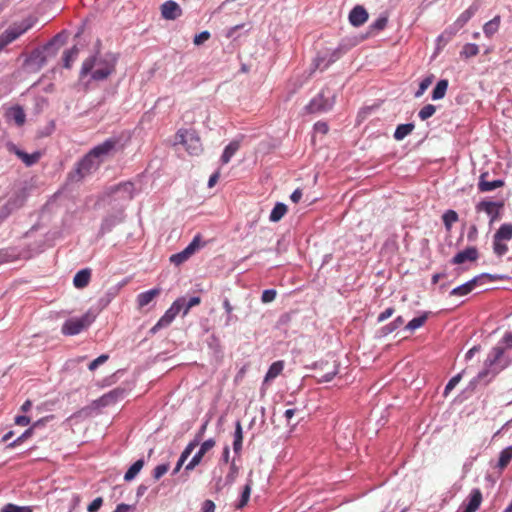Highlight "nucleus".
<instances>
[{
    "label": "nucleus",
    "instance_id": "obj_1",
    "mask_svg": "<svg viewBox=\"0 0 512 512\" xmlns=\"http://www.w3.org/2000/svg\"><path fill=\"white\" fill-rule=\"evenodd\" d=\"M116 64L117 57L114 54H97L82 63L80 76L83 78L90 74L93 80L102 81L115 72Z\"/></svg>",
    "mask_w": 512,
    "mask_h": 512
},
{
    "label": "nucleus",
    "instance_id": "obj_2",
    "mask_svg": "<svg viewBox=\"0 0 512 512\" xmlns=\"http://www.w3.org/2000/svg\"><path fill=\"white\" fill-rule=\"evenodd\" d=\"M511 363L512 357L505 351V347L496 345L487 354L483 370L479 372L478 378L495 377L510 366Z\"/></svg>",
    "mask_w": 512,
    "mask_h": 512
},
{
    "label": "nucleus",
    "instance_id": "obj_3",
    "mask_svg": "<svg viewBox=\"0 0 512 512\" xmlns=\"http://www.w3.org/2000/svg\"><path fill=\"white\" fill-rule=\"evenodd\" d=\"M175 143L184 146L190 155H199L203 151L200 136L195 129H179L175 135Z\"/></svg>",
    "mask_w": 512,
    "mask_h": 512
},
{
    "label": "nucleus",
    "instance_id": "obj_4",
    "mask_svg": "<svg viewBox=\"0 0 512 512\" xmlns=\"http://www.w3.org/2000/svg\"><path fill=\"white\" fill-rule=\"evenodd\" d=\"M135 192L136 189L134 183L126 181L108 187L104 191L103 197L112 201L128 202L134 198Z\"/></svg>",
    "mask_w": 512,
    "mask_h": 512
},
{
    "label": "nucleus",
    "instance_id": "obj_5",
    "mask_svg": "<svg viewBox=\"0 0 512 512\" xmlns=\"http://www.w3.org/2000/svg\"><path fill=\"white\" fill-rule=\"evenodd\" d=\"M512 239V223L502 224L493 236V252L502 257L508 252V242Z\"/></svg>",
    "mask_w": 512,
    "mask_h": 512
},
{
    "label": "nucleus",
    "instance_id": "obj_6",
    "mask_svg": "<svg viewBox=\"0 0 512 512\" xmlns=\"http://www.w3.org/2000/svg\"><path fill=\"white\" fill-rule=\"evenodd\" d=\"M335 103V95L329 89H323L306 106L309 113H320L330 110Z\"/></svg>",
    "mask_w": 512,
    "mask_h": 512
},
{
    "label": "nucleus",
    "instance_id": "obj_7",
    "mask_svg": "<svg viewBox=\"0 0 512 512\" xmlns=\"http://www.w3.org/2000/svg\"><path fill=\"white\" fill-rule=\"evenodd\" d=\"M93 321L94 317L89 313H86L81 317L70 318L66 320L62 325L61 332L66 336L77 335L83 330L87 329Z\"/></svg>",
    "mask_w": 512,
    "mask_h": 512
},
{
    "label": "nucleus",
    "instance_id": "obj_8",
    "mask_svg": "<svg viewBox=\"0 0 512 512\" xmlns=\"http://www.w3.org/2000/svg\"><path fill=\"white\" fill-rule=\"evenodd\" d=\"M504 207L503 201L482 200L475 205L477 214L484 212L489 217V225L500 219V211Z\"/></svg>",
    "mask_w": 512,
    "mask_h": 512
},
{
    "label": "nucleus",
    "instance_id": "obj_9",
    "mask_svg": "<svg viewBox=\"0 0 512 512\" xmlns=\"http://www.w3.org/2000/svg\"><path fill=\"white\" fill-rule=\"evenodd\" d=\"M185 304V298H178L173 302L171 307L164 313V315L158 320V322L153 326L151 331L154 333L157 330L169 326L178 313L182 310Z\"/></svg>",
    "mask_w": 512,
    "mask_h": 512
},
{
    "label": "nucleus",
    "instance_id": "obj_10",
    "mask_svg": "<svg viewBox=\"0 0 512 512\" xmlns=\"http://www.w3.org/2000/svg\"><path fill=\"white\" fill-rule=\"evenodd\" d=\"M119 143L120 140L117 137L108 138L91 149V155H94L96 159L102 162L104 158L113 155L117 151Z\"/></svg>",
    "mask_w": 512,
    "mask_h": 512
},
{
    "label": "nucleus",
    "instance_id": "obj_11",
    "mask_svg": "<svg viewBox=\"0 0 512 512\" xmlns=\"http://www.w3.org/2000/svg\"><path fill=\"white\" fill-rule=\"evenodd\" d=\"M31 26V23H21L19 25L7 29L4 33L0 35V50H2L6 45L12 43L26 31H28L31 28Z\"/></svg>",
    "mask_w": 512,
    "mask_h": 512
},
{
    "label": "nucleus",
    "instance_id": "obj_12",
    "mask_svg": "<svg viewBox=\"0 0 512 512\" xmlns=\"http://www.w3.org/2000/svg\"><path fill=\"white\" fill-rule=\"evenodd\" d=\"M482 278H487L489 279L490 281H494V280H497L498 277L494 276V275H491V274H482L480 276H476L474 277L473 279H471L470 281L454 288L451 292H450V295L452 296H465L467 294H469L470 292L473 291V289L475 288V286L477 285L478 281Z\"/></svg>",
    "mask_w": 512,
    "mask_h": 512
},
{
    "label": "nucleus",
    "instance_id": "obj_13",
    "mask_svg": "<svg viewBox=\"0 0 512 512\" xmlns=\"http://www.w3.org/2000/svg\"><path fill=\"white\" fill-rule=\"evenodd\" d=\"M100 163L101 162L96 159L94 155H91V151H89L78 163L76 173L79 175V178H83L93 169H96Z\"/></svg>",
    "mask_w": 512,
    "mask_h": 512
},
{
    "label": "nucleus",
    "instance_id": "obj_14",
    "mask_svg": "<svg viewBox=\"0 0 512 512\" xmlns=\"http://www.w3.org/2000/svg\"><path fill=\"white\" fill-rule=\"evenodd\" d=\"M216 442L214 439L210 438L206 441H204L201 446H200V449L199 451L192 457V459L190 460V462L186 465L185 469L187 471H191L193 470L196 466H198L204 455L209 451L211 450L214 446H215Z\"/></svg>",
    "mask_w": 512,
    "mask_h": 512
},
{
    "label": "nucleus",
    "instance_id": "obj_15",
    "mask_svg": "<svg viewBox=\"0 0 512 512\" xmlns=\"http://www.w3.org/2000/svg\"><path fill=\"white\" fill-rule=\"evenodd\" d=\"M489 174L488 172L481 173L479 176V181L477 184L478 191L481 193H486L493 191L497 188H501L505 185V182L501 179H496L489 181L488 178Z\"/></svg>",
    "mask_w": 512,
    "mask_h": 512
},
{
    "label": "nucleus",
    "instance_id": "obj_16",
    "mask_svg": "<svg viewBox=\"0 0 512 512\" xmlns=\"http://www.w3.org/2000/svg\"><path fill=\"white\" fill-rule=\"evenodd\" d=\"M479 258L478 249L474 246L467 247L465 250L458 252L451 260L452 264L460 265L467 261L475 262Z\"/></svg>",
    "mask_w": 512,
    "mask_h": 512
},
{
    "label": "nucleus",
    "instance_id": "obj_17",
    "mask_svg": "<svg viewBox=\"0 0 512 512\" xmlns=\"http://www.w3.org/2000/svg\"><path fill=\"white\" fill-rule=\"evenodd\" d=\"M182 14L181 7L172 0L166 1L161 5V15L164 19L175 20Z\"/></svg>",
    "mask_w": 512,
    "mask_h": 512
},
{
    "label": "nucleus",
    "instance_id": "obj_18",
    "mask_svg": "<svg viewBox=\"0 0 512 512\" xmlns=\"http://www.w3.org/2000/svg\"><path fill=\"white\" fill-rule=\"evenodd\" d=\"M367 19V11L363 6L360 5L355 6L349 14V21L355 27L363 25L367 21Z\"/></svg>",
    "mask_w": 512,
    "mask_h": 512
},
{
    "label": "nucleus",
    "instance_id": "obj_19",
    "mask_svg": "<svg viewBox=\"0 0 512 512\" xmlns=\"http://www.w3.org/2000/svg\"><path fill=\"white\" fill-rule=\"evenodd\" d=\"M161 293L160 288H154L145 292H142L136 297V304L138 309H143L148 304H150L156 297H158Z\"/></svg>",
    "mask_w": 512,
    "mask_h": 512
},
{
    "label": "nucleus",
    "instance_id": "obj_20",
    "mask_svg": "<svg viewBox=\"0 0 512 512\" xmlns=\"http://www.w3.org/2000/svg\"><path fill=\"white\" fill-rule=\"evenodd\" d=\"M482 492L480 489H473L469 495V501L464 509V512H476L482 503Z\"/></svg>",
    "mask_w": 512,
    "mask_h": 512
},
{
    "label": "nucleus",
    "instance_id": "obj_21",
    "mask_svg": "<svg viewBox=\"0 0 512 512\" xmlns=\"http://www.w3.org/2000/svg\"><path fill=\"white\" fill-rule=\"evenodd\" d=\"M19 257L20 253L15 248L6 247L0 249V265L17 261Z\"/></svg>",
    "mask_w": 512,
    "mask_h": 512
},
{
    "label": "nucleus",
    "instance_id": "obj_22",
    "mask_svg": "<svg viewBox=\"0 0 512 512\" xmlns=\"http://www.w3.org/2000/svg\"><path fill=\"white\" fill-rule=\"evenodd\" d=\"M91 279V271L90 269H82L76 273L73 279V284L76 288L82 289L85 288Z\"/></svg>",
    "mask_w": 512,
    "mask_h": 512
},
{
    "label": "nucleus",
    "instance_id": "obj_23",
    "mask_svg": "<svg viewBox=\"0 0 512 512\" xmlns=\"http://www.w3.org/2000/svg\"><path fill=\"white\" fill-rule=\"evenodd\" d=\"M283 369H284V361L279 360V361L273 362L270 365V367L265 375L264 383L270 382L273 379H275L276 377H278L282 373Z\"/></svg>",
    "mask_w": 512,
    "mask_h": 512
},
{
    "label": "nucleus",
    "instance_id": "obj_24",
    "mask_svg": "<svg viewBox=\"0 0 512 512\" xmlns=\"http://www.w3.org/2000/svg\"><path fill=\"white\" fill-rule=\"evenodd\" d=\"M15 154L23 161V163L26 166H32V165L36 164L41 158L40 152H34L32 154H28L22 150L17 149L15 151Z\"/></svg>",
    "mask_w": 512,
    "mask_h": 512
},
{
    "label": "nucleus",
    "instance_id": "obj_25",
    "mask_svg": "<svg viewBox=\"0 0 512 512\" xmlns=\"http://www.w3.org/2000/svg\"><path fill=\"white\" fill-rule=\"evenodd\" d=\"M7 115L12 118L18 126L24 125L26 121V114L21 106L10 108Z\"/></svg>",
    "mask_w": 512,
    "mask_h": 512
},
{
    "label": "nucleus",
    "instance_id": "obj_26",
    "mask_svg": "<svg viewBox=\"0 0 512 512\" xmlns=\"http://www.w3.org/2000/svg\"><path fill=\"white\" fill-rule=\"evenodd\" d=\"M478 11V5L473 4L465 11H463L457 18L455 24L459 27H463Z\"/></svg>",
    "mask_w": 512,
    "mask_h": 512
},
{
    "label": "nucleus",
    "instance_id": "obj_27",
    "mask_svg": "<svg viewBox=\"0 0 512 512\" xmlns=\"http://www.w3.org/2000/svg\"><path fill=\"white\" fill-rule=\"evenodd\" d=\"M415 128L413 123L400 124L397 126L394 132V138L397 141L403 140L406 136H408Z\"/></svg>",
    "mask_w": 512,
    "mask_h": 512
},
{
    "label": "nucleus",
    "instance_id": "obj_28",
    "mask_svg": "<svg viewBox=\"0 0 512 512\" xmlns=\"http://www.w3.org/2000/svg\"><path fill=\"white\" fill-rule=\"evenodd\" d=\"M242 442H243L242 425H241L240 421H237L236 425H235L234 441H233V450L236 454L240 453V451L242 449Z\"/></svg>",
    "mask_w": 512,
    "mask_h": 512
},
{
    "label": "nucleus",
    "instance_id": "obj_29",
    "mask_svg": "<svg viewBox=\"0 0 512 512\" xmlns=\"http://www.w3.org/2000/svg\"><path fill=\"white\" fill-rule=\"evenodd\" d=\"M512 460V446H508L500 452L497 467L500 470L505 469Z\"/></svg>",
    "mask_w": 512,
    "mask_h": 512
},
{
    "label": "nucleus",
    "instance_id": "obj_30",
    "mask_svg": "<svg viewBox=\"0 0 512 512\" xmlns=\"http://www.w3.org/2000/svg\"><path fill=\"white\" fill-rule=\"evenodd\" d=\"M238 149H239V143L238 142L233 141V142L229 143L225 147V149L223 151V154L221 156L222 164L229 163L231 158L234 156V154L237 152Z\"/></svg>",
    "mask_w": 512,
    "mask_h": 512
},
{
    "label": "nucleus",
    "instance_id": "obj_31",
    "mask_svg": "<svg viewBox=\"0 0 512 512\" xmlns=\"http://www.w3.org/2000/svg\"><path fill=\"white\" fill-rule=\"evenodd\" d=\"M143 466H144V460L143 459H139L136 462H134L130 466V468L127 470V472L125 473L124 480L125 481L133 480L137 476V474L141 471Z\"/></svg>",
    "mask_w": 512,
    "mask_h": 512
},
{
    "label": "nucleus",
    "instance_id": "obj_32",
    "mask_svg": "<svg viewBox=\"0 0 512 512\" xmlns=\"http://www.w3.org/2000/svg\"><path fill=\"white\" fill-rule=\"evenodd\" d=\"M500 21V16L498 15L495 16L492 20L488 21L483 27L484 34L487 37L493 36L500 27Z\"/></svg>",
    "mask_w": 512,
    "mask_h": 512
},
{
    "label": "nucleus",
    "instance_id": "obj_33",
    "mask_svg": "<svg viewBox=\"0 0 512 512\" xmlns=\"http://www.w3.org/2000/svg\"><path fill=\"white\" fill-rule=\"evenodd\" d=\"M447 88H448V80L442 79V80L438 81L435 88L433 89L432 99L440 100V99L444 98Z\"/></svg>",
    "mask_w": 512,
    "mask_h": 512
},
{
    "label": "nucleus",
    "instance_id": "obj_34",
    "mask_svg": "<svg viewBox=\"0 0 512 512\" xmlns=\"http://www.w3.org/2000/svg\"><path fill=\"white\" fill-rule=\"evenodd\" d=\"M287 207L283 203H277L272 209L269 219L272 222H278L286 214Z\"/></svg>",
    "mask_w": 512,
    "mask_h": 512
},
{
    "label": "nucleus",
    "instance_id": "obj_35",
    "mask_svg": "<svg viewBox=\"0 0 512 512\" xmlns=\"http://www.w3.org/2000/svg\"><path fill=\"white\" fill-rule=\"evenodd\" d=\"M427 318H428L427 313H424L419 317H415L407 323V325L405 326V329L413 332L414 330L422 327L425 324V322L427 321Z\"/></svg>",
    "mask_w": 512,
    "mask_h": 512
},
{
    "label": "nucleus",
    "instance_id": "obj_36",
    "mask_svg": "<svg viewBox=\"0 0 512 512\" xmlns=\"http://www.w3.org/2000/svg\"><path fill=\"white\" fill-rule=\"evenodd\" d=\"M200 441L201 435H196L194 440L190 441L188 445L185 447V449L180 455V459L185 462L187 458L191 455L193 450L199 445Z\"/></svg>",
    "mask_w": 512,
    "mask_h": 512
},
{
    "label": "nucleus",
    "instance_id": "obj_37",
    "mask_svg": "<svg viewBox=\"0 0 512 512\" xmlns=\"http://www.w3.org/2000/svg\"><path fill=\"white\" fill-rule=\"evenodd\" d=\"M200 441L201 435H196L194 440L190 441L188 445L185 447V449L180 455V459L185 462L187 458L191 455L193 450L199 445Z\"/></svg>",
    "mask_w": 512,
    "mask_h": 512
},
{
    "label": "nucleus",
    "instance_id": "obj_38",
    "mask_svg": "<svg viewBox=\"0 0 512 512\" xmlns=\"http://www.w3.org/2000/svg\"><path fill=\"white\" fill-rule=\"evenodd\" d=\"M404 324V319L402 316H398L396 317L391 323L383 326L381 328V332L384 334V335H388L392 332H394L395 330H397L399 327H401L402 325Z\"/></svg>",
    "mask_w": 512,
    "mask_h": 512
},
{
    "label": "nucleus",
    "instance_id": "obj_39",
    "mask_svg": "<svg viewBox=\"0 0 512 512\" xmlns=\"http://www.w3.org/2000/svg\"><path fill=\"white\" fill-rule=\"evenodd\" d=\"M442 220L445 228L449 231L454 223L458 221V214L454 210H447L443 216Z\"/></svg>",
    "mask_w": 512,
    "mask_h": 512
},
{
    "label": "nucleus",
    "instance_id": "obj_40",
    "mask_svg": "<svg viewBox=\"0 0 512 512\" xmlns=\"http://www.w3.org/2000/svg\"><path fill=\"white\" fill-rule=\"evenodd\" d=\"M24 197L17 196L8 200L3 209L6 211L5 216L8 215L12 210L20 208L24 204Z\"/></svg>",
    "mask_w": 512,
    "mask_h": 512
},
{
    "label": "nucleus",
    "instance_id": "obj_41",
    "mask_svg": "<svg viewBox=\"0 0 512 512\" xmlns=\"http://www.w3.org/2000/svg\"><path fill=\"white\" fill-rule=\"evenodd\" d=\"M478 53H479L478 45H476L474 43H467L463 46V48L460 52V55H461V57L468 59V58L476 56Z\"/></svg>",
    "mask_w": 512,
    "mask_h": 512
},
{
    "label": "nucleus",
    "instance_id": "obj_42",
    "mask_svg": "<svg viewBox=\"0 0 512 512\" xmlns=\"http://www.w3.org/2000/svg\"><path fill=\"white\" fill-rule=\"evenodd\" d=\"M78 52H79L78 48L76 46H73L71 49L67 50L64 53L63 60H64L65 68L71 67V63L76 59Z\"/></svg>",
    "mask_w": 512,
    "mask_h": 512
},
{
    "label": "nucleus",
    "instance_id": "obj_43",
    "mask_svg": "<svg viewBox=\"0 0 512 512\" xmlns=\"http://www.w3.org/2000/svg\"><path fill=\"white\" fill-rule=\"evenodd\" d=\"M1 512H33V509L31 506H18L8 503L2 507Z\"/></svg>",
    "mask_w": 512,
    "mask_h": 512
},
{
    "label": "nucleus",
    "instance_id": "obj_44",
    "mask_svg": "<svg viewBox=\"0 0 512 512\" xmlns=\"http://www.w3.org/2000/svg\"><path fill=\"white\" fill-rule=\"evenodd\" d=\"M436 112V107L432 104L425 105L418 113L421 120H427L432 117Z\"/></svg>",
    "mask_w": 512,
    "mask_h": 512
},
{
    "label": "nucleus",
    "instance_id": "obj_45",
    "mask_svg": "<svg viewBox=\"0 0 512 512\" xmlns=\"http://www.w3.org/2000/svg\"><path fill=\"white\" fill-rule=\"evenodd\" d=\"M387 23H388V16L386 15H382L380 16L379 18H377L371 25H370V30L371 31H381L383 30L386 26H387Z\"/></svg>",
    "mask_w": 512,
    "mask_h": 512
},
{
    "label": "nucleus",
    "instance_id": "obj_46",
    "mask_svg": "<svg viewBox=\"0 0 512 512\" xmlns=\"http://www.w3.org/2000/svg\"><path fill=\"white\" fill-rule=\"evenodd\" d=\"M250 494H251V484L247 483L244 486V489L242 491L241 499H240L239 503L237 504L238 509L243 508L248 503Z\"/></svg>",
    "mask_w": 512,
    "mask_h": 512
},
{
    "label": "nucleus",
    "instance_id": "obj_47",
    "mask_svg": "<svg viewBox=\"0 0 512 512\" xmlns=\"http://www.w3.org/2000/svg\"><path fill=\"white\" fill-rule=\"evenodd\" d=\"M433 76H428L425 79H423L419 84V89L415 93V97H420L423 95V93L426 91V89L432 84Z\"/></svg>",
    "mask_w": 512,
    "mask_h": 512
},
{
    "label": "nucleus",
    "instance_id": "obj_48",
    "mask_svg": "<svg viewBox=\"0 0 512 512\" xmlns=\"http://www.w3.org/2000/svg\"><path fill=\"white\" fill-rule=\"evenodd\" d=\"M497 345L505 347V351L509 353V350L512 349V332L505 333Z\"/></svg>",
    "mask_w": 512,
    "mask_h": 512
},
{
    "label": "nucleus",
    "instance_id": "obj_49",
    "mask_svg": "<svg viewBox=\"0 0 512 512\" xmlns=\"http://www.w3.org/2000/svg\"><path fill=\"white\" fill-rule=\"evenodd\" d=\"M461 378H462V374L458 373L457 375L453 376L449 380V382L445 386V390H444V395L445 396H447L449 394V392L452 391L455 388V386L460 382Z\"/></svg>",
    "mask_w": 512,
    "mask_h": 512
},
{
    "label": "nucleus",
    "instance_id": "obj_50",
    "mask_svg": "<svg viewBox=\"0 0 512 512\" xmlns=\"http://www.w3.org/2000/svg\"><path fill=\"white\" fill-rule=\"evenodd\" d=\"M190 257L184 252L181 251L179 253L173 254L170 256V262L175 265H180L187 261Z\"/></svg>",
    "mask_w": 512,
    "mask_h": 512
},
{
    "label": "nucleus",
    "instance_id": "obj_51",
    "mask_svg": "<svg viewBox=\"0 0 512 512\" xmlns=\"http://www.w3.org/2000/svg\"><path fill=\"white\" fill-rule=\"evenodd\" d=\"M169 469V464H160L156 466L153 470V478L155 480H159L163 475L167 473Z\"/></svg>",
    "mask_w": 512,
    "mask_h": 512
},
{
    "label": "nucleus",
    "instance_id": "obj_52",
    "mask_svg": "<svg viewBox=\"0 0 512 512\" xmlns=\"http://www.w3.org/2000/svg\"><path fill=\"white\" fill-rule=\"evenodd\" d=\"M201 303L200 297H192L189 299V301H185V304L183 306V314L187 315L190 309L194 306H197Z\"/></svg>",
    "mask_w": 512,
    "mask_h": 512
},
{
    "label": "nucleus",
    "instance_id": "obj_53",
    "mask_svg": "<svg viewBox=\"0 0 512 512\" xmlns=\"http://www.w3.org/2000/svg\"><path fill=\"white\" fill-rule=\"evenodd\" d=\"M277 295L276 290L274 289H267L264 290L261 296V300L263 303H270L275 300Z\"/></svg>",
    "mask_w": 512,
    "mask_h": 512
},
{
    "label": "nucleus",
    "instance_id": "obj_54",
    "mask_svg": "<svg viewBox=\"0 0 512 512\" xmlns=\"http://www.w3.org/2000/svg\"><path fill=\"white\" fill-rule=\"evenodd\" d=\"M199 247V237H195L193 241L183 250L189 257H191Z\"/></svg>",
    "mask_w": 512,
    "mask_h": 512
},
{
    "label": "nucleus",
    "instance_id": "obj_55",
    "mask_svg": "<svg viewBox=\"0 0 512 512\" xmlns=\"http://www.w3.org/2000/svg\"><path fill=\"white\" fill-rule=\"evenodd\" d=\"M108 360V355L102 354L96 359H94L88 366L89 370H95L99 365L105 363Z\"/></svg>",
    "mask_w": 512,
    "mask_h": 512
},
{
    "label": "nucleus",
    "instance_id": "obj_56",
    "mask_svg": "<svg viewBox=\"0 0 512 512\" xmlns=\"http://www.w3.org/2000/svg\"><path fill=\"white\" fill-rule=\"evenodd\" d=\"M103 504L102 497L95 498L87 507L88 512H97Z\"/></svg>",
    "mask_w": 512,
    "mask_h": 512
},
{
    "label": "nucleus",
    "instance_id": "obj_57",
    "mask_svg": "<svg viewBox=\"0 0 512 512\" xmlns=\"http://www.w3.org/2000/svg\"><path fill=\"white\" fill-rule=\"evenodd\" d=\"M210 38V33L208 31H203L197 35H195L193 43L195 45H201L205 41H207Z\"/></svg>",
    "mask_w": 512,
    "mask_h": 512
},
{
    "label": "nucleus",
    "instance_id": "obj_58",
    "mask_svg": "<svg viewBox=\"0 0 512 512\" xmlns=\"http://www.w3.org/2000/svg\"><path fill=\"white\" fill-rule=\"evenodd\" d=\"M395 312L393 307L386 308L383 312L378 315L377 321L379 323L384 322L388 318H390Z\"/></svg>",
    "mask_w": 512,
    "mask_h": 512
},
{
    "label": "nucleus",
    "instance_id": "obj_59",
    "mask_svg": "<svg viewBox=\"0 0 512 512\" xmlns=\"http://www.w3.org/2000/svg\"><path fill=\"white\" fill-rule=\"evenodd\" d=\"M37 424H34L32 427L28 428L21 436H19L10 446H15L21 443L24 439L30 437L33 434L34 427Z\"/></svg>",
    "mask_w": 512,
    "mask_h": 512
},
{
    "label": "nucleus",
    "instance_id": "obj_60",
    "mask_svg": "<svg viewBox=\"0 0 512 512\" xmlns=\"http://www.w3.org/2000/svg\"><path fill=\"white\" fill-rule=\"evenodd\" d=\"M215 504L212 500H205L202 504L201 512H214Z\"/></svg>",
    "mask_w": 512,
    "mask_h": 512
},
{
    "label": "nucleus",
    "instance_id": "obj_61",
    "mask_svg": "<svg viewBox=\"0 0 512 512\" xmlns=\"http://www.w3.org/2000/svg\"><path fill=\"white\" fill-rule=\"evenodd\" d=\"M14 422L18 426H27L28 424H30L31 420L27 416L19 415L15 417Z\"/></svg>",
    "mask_w": 512,
    "mask_h": 512
},
{
    "label": "nucleus",
    "instance_id": "obj_62",
    "mask_svg": "<svg viewBox=\"0 0 512 512\" xmlns=\"http://www.w3.org/2000/svg\"><path fill=\"white\" fill-rule=\"evenodd\" d=\"M337 374V368L336 367H333L331 371L323 374V375H320V380L321 381H325V382H328L330 380H332V378Z\"/></svg>",
    "mask_w": 512,
    "mask_h": 512
},
{
    "label": "nucleus",
    "instance_id": "obj_63",
    "mask_svg": "<svg viewBox=\"0 0 512 512\" xmlns=\"http://www.w3.org/2000/svg\"><path fill=\"white\" fill-rule=\"evenodd\" d=\"M302 195V190L298 188L291 194L290 199L292 202L298 203L301 200Z\"/></svg>",
    "mask_w": 512,
    "mask_h": 512
},
{
    "label": "nucleus",
    "instance_id": "obj_64",
    "mask_svg": "<svg viewBox=\"0 0 512 512\" xmlns=\"http://www.w3.org/2000/svg\"><path fill=\"white\" fill-rule=\"evenodd\" d=\"M130 508H131L130 505L121 503V504L117 505L116 509L113 512H129Z\"/></svg>",
    "mask_w": 512,
    "mask_h": 512
}]
</instances>
